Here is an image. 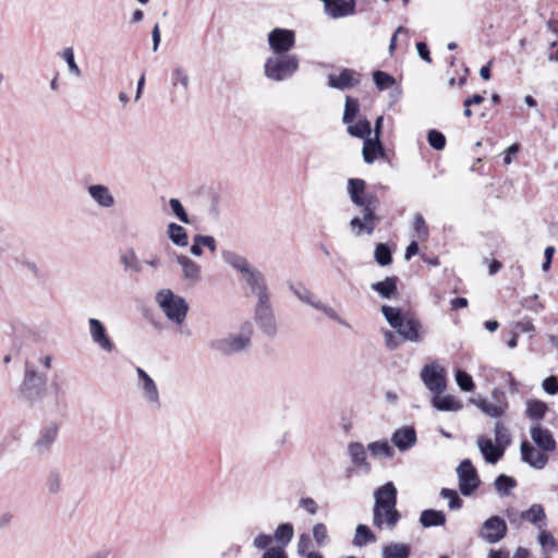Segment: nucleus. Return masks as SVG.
I'll return each mask as SVG.
<instances>
[{"label":"nucleus","mask_w":558,"mask_h":558,"mask_svg":"<svg viewBox=\"0 0 558 558\" xmlns=\"http://www.w3.org/2000/svg\"><path fill=\"white\" fill-rule=\"evenodd\" d=\"M324 2L326 13L332 19L344 17L354 12V0H320Z\"/></svg>","instance_id":"obj_23"},{"label":"nucleus","mask_w":558,"mask_h":558,"mask_svg":"<svg viewBox=\"0 0 558 558\" xmlns=\"http://www.w3.org/2000/svg\"><path fill=\"white\" fill-rule=\"evenodd\" d=\"M221 257L226 264L239 271L242 276L254 268L244 256L233 251H223Z\"/></svg>","instance_id":"obj_30"},{"label":"nucleus","mask_w":558,"mask_h":558,"mask_svg":"<svg viewBox=\"0 0 558 558\" xmlns=\"http://www.w3.org/2000/svg\"><path fill=\"white\" fill-rule=\"evenodd\" d=\"M520 305L531 312L538 313L544 308L543 304L538 301V295L533 294L525 298H522L520 301Z\"/></svg>","instance_id":"obj_58"},{"label":"nucleus","mask_w":558,"mask_h":558,"mask_svg":"<svg viewBox=\"0 0 558 558\" xmlns=\"http://www.w3.org/2000/svg\"><path fill=\"white\" fill-rule=\"evenodd\" d=\"M495 440L498 446L504 448V450L511 442V435L501 422H496L495 424Z\"/></svg>","instance_id":"obj_49"},{"label":"nucleus","mask_w":558,"mask_h":558,"mask_svg":"<svg viewBox=\"0 0 558 558\" xmlns=\"http://www.w3.org/2000/svg\"><path fill=\"white\" fill-rule=\"evenodd\" d=\"M272 543V537L268 534L260 533L254 538V546L257 549H268Z\"/></svg>","instance_id":"obj_62"},{"label":"nucleus","mask_w":558,"mask_h":558,"mask_svg":"<svg viewBox=\"0 0 558 558\" xmlns=\"http://www.w3.org/2000/svg\"><path fill=\"white\" fill-rule=\"evenodd\" d=\"M539 531L538 543L542 546L543 556H549V551L558 549L557 542L555 541L554 536L545 530V527Z\"/></svg>","instance_id":"obj_46"},{"label":"nucleus","mask_w":558,"mask_h":558,"mask_svg":"<svg viewBox=\"0 0 558 558\" xmlns=\"http://www.w3.org/2000/svg\"><path fill=\"white\" fill-rule=\"evenodd\" d=\"M515 486V480L505 474L497 476V478L495 480V488L501 496H508L509 490L514 488Z\"/></svg>","instance_id":"obj_47"},{"label":"nucleus","mask_w":558,"mask_h":558,"mask_svg":"<svg viewBox=\"0 0 558 558\" xmlns=\"http://www.w3.org/2000/svg\"><path fill=\"white\" fill-rule=\"evenodd\" d=\"M300 60L291 53H272L264 64V75L274 82H282L293 76L299 70Z\"/></svg>","instance_id":"obj_4"},{"label":"nucleus","mask_w":558,"mask_h":558,"mask_svg":"<svg viewBox=\"0 0 558 558\" xmlns=\"http://www.w3.org/2000/svg\"><path fill=\"white\" fill-rule=\"evenodd\" d=\"M88 331L92 341L104 352L111 353L114 350V343L110 339L105 325L99 319H88Z\"/></svg>","instance_id":"obj_15"},{"label":"nucleus","mask_w":558,"mask_h":558,"mask_svg":"<svg viewBox=\"0 0 558 558\" xmlns=\"http://www.w3.org/2000/svg\"><path fill=\"white\" fill-rule=\"evenodd\" d=\"M254 319L264 335L267 337H275L277 335L278 324L271 306L270 298L256 302Z\"/></svg>","instance_id":"obj_8"},{"label":"nucleus","mask_w":558,"mask_h":558,"mask_svg":"<svg viewBox=\"0 0 558 558\" xmlns=\"http://www.w3.org/2000/svg\"><path fill=\"white\" fill-rule=\"evenodd\" d=\"M507 534V524L498 515L488 518L480 529V537L489 544L501 541Z\"/></svg>","instance_id":"obj_13"},{"label":"nucleus","mask_w":558,"mask_h":558,"mask_svg":"<svg viewBox=\"0 0 558 558\" xmlns=\"http://www.w3.org/2000/svg\"><path fill=\"white\" fill-rule=\"evenodd\" d=\"M177 263L181 266L182 277L190 286H196L202 280L201 266L186 255H177Z\"/></svg>","instance_id":"obj_20"},{"label":"nucleus","mask_w":558,"mask_h":558,"mask_svg":"<svg viewBox=\"0 0 558 558\" xmlns=\"http://www.w3.org/2000/svg\"><path fill=\"white\" fill-rule=\"evenodd\" d=\"M456 381L461 390L463 391H472L475 387L472 377L464 371L456 372Z\"/></svg>","instance_id":"obj_55"},{"label":"nucleus","mask_w":558,"mask_h":558,"mask_svg":"<svg viewBox=\"0 0 558 558\" xmlns=\"http://www.w3.org/2000/svg\"><path fill=\"white\" fill-rule=\"evenodd\" d=\"M360 112V104L356 98L347 96L344 104V112L342 117V121L345 124H350L354 121L356 116Z\"/></svg>","instance_id":"obj_41"},{"label":"nucleus","mask_w":558,"mask_h":558,"mask_svg":"<svg viewBox=\"0 0 558 558\" xmlns=\"http://www.w3.org/2000/svg\"><path fill=\"white\" fill-rule=\"evenodd\" d=\"M246 286L250 288L251 294L262 301L270 298L264 275L255 267L242 276Z\"/></svg>","instance_id":"obj_16"},{"label":"nucleus","mask_w":558,"mask_h":558,"mask_svg":"<svg viewBox=\"0 0 558 558\" xmlns=\"http://www.w3.org/2000/svg\"><path fill=\"white\" fill-rule=\"evenodd\" d=\"M137 383L143 401L149 409L158 411L161 409L160 392L156 381L142 368L136 367Z\"/></svg>","instance_id":"obj_7"},{"label":"nucleus","mask_w":558,"mask_h":558,"mask_svg":"<svg viewBox=\"0 0 558 558\" xmlns=\"http://www.w3.org/2000/svg\"><path fill=\"white\" fill-rule=\"evenodd\" d=\"M363 159L366 163H373L378 156L384 155V148L380 138H365L362 149Z\"/></svg>","instance_id":"obj_32"},{"label":"nucleus","mask_w":558,"mask_h":558,"mask_svg":"<svg viewBox=\"0 0 558 558\" xmlns=\"http://www.w3.org/2000/svg\"><path fill=\"white\" fill-rule=\"evenodd\" d=\"M172 82L177 86L180 84L183 90L186 93L190 88V77L182 68H175L172 72Z\"/></svg>","instance_id":"obj_57"},{"label":"nucleus","mask_w":558,"mask_h":558,"mask_svg":"<svg viewBox=\"0 0 558 558\" xmlns=\"http://www.w3.org/2000/svg\"><path fill=\"white\" fill-rule=\"evenodd\" d=\"M87 193L94 203L100 208L110 209L116 205L114 195L105 184H90L87 186Z\"/></svg>","instance_id":"obj_19"},{"label":"nucleus","mask_w":558,"mask_h":558,"mask_svg":"<svg viewBox=\"0 0 558 558\" xmlns=\"http://www.w3.org/2000/svg\"><path fill=\"white\" fill-rule=\"evenodd\" d=\"M267 41L272 53H289L295 46V33L292 29L276 27L268 33Z\"/></svg>","instance_id":"obj_11"},{"label":"nucleus","mask_w":558,"mask_h":558,"mask_svg":"<svg viewBox=\"0 0 558 558\" xmlns=\"http://www.w3.org/2000/svg\"><path fill=\"white\" fill-rule=\"evenodd\" d=\"M373 78L379 90H385L393 86L396 83L395 78L391 75L383 71H375L373 74Z\"/></svg>","instance_id":"obj_52"},{"label":"nucleus","mask_w":558,"mask_h":558,"mask_svg":"<svg viewBox=\"0 0 558 558\" xmlns=\"http://www.w3.org/2000/svg\"><path fill=\"white\" fill-rule=\"evenodd\" d=\"M262 558H288V556L282 548L270 547L263 554Z\"/></svg>","instance_id":"obj_64"},{"label":"nucleus","mask_w":558,"mask_h":558,"mask_svg":"<svg viewBox=\"0 0 558 558\" xmlns=\"http://www.w3.org/2000/svg\"><path fill=\"white\" fill-rule=\"evenodd\" d=\"M169 206L172 214L183 223H190V218L179 198H170Z\"/></svg>","instance_id":"obj_54"},{"label":"nucleus","mask_w":558,"mask_h":558,"mask_svg":"<svg viewBox=\"0 0 558 558\" xmlns=\"http://www.w3.org/2000/svg\"><path fill=\"white\" fill-rule=\"evenodd\" d=\"M414 236L418 240H426L428 236V228L425 219L421 214H415L413 220Z\"/></svg>","instance_id":"obj_51"},{"label":"nucleus","mask_w":558,"mask_h":558,"mask_svg":"<svg viewBox=\"0 0 558 558\" xmlns=\"http://www.w3.org/2000/svg\"><path fill=\"white\" fill-rule=\"evenodd\" d=\"M367 449L369 450L371 454L374 457H386V458H392L393 457V450L389 446L387 440H379V441H373L367 446Z\"/></svg>","instance_id":"obj_45"},{"label":"nucleus","mask_w":558,"mask_h":558,"mask_svg":"<svg viewBox=\"0 0 558 558\" xmlns=\"http://www.w3.org/2000/svg\"><path fill=\"white\" fill-rule=\"evenodd\" d=\"M459 489L462 495L470 496L480 485V478L471 460H463L457 468Z\"/></svg>","instance_id":"obj_12"},{"label":"nucleus","mask_w":558,"mask_h":558,"mask_svg":"<svg viewBox=\"0 0 558 558\" xmlns=\"http://www.w3.org/2000/svg\"><path fill=\"white\" fill-rule=\"evenodd\" d=\"M542 387L544 391L550 396H555L558 393V378L550 376L543 380Z\"/></svg>","instance_id":"obj_60"},{"label":"nucleus","mask_w":558,"mask_h":558,"mask_svg":"<svg viewBox=\"0 0 558 558\" xmlns=\"http://www.w3.org/2000/svg\"><path fill=\"white\" fill-rule=\"evenodd\" d=\"M59 427L51 423L39 430L36 440L33 444V450L38 454H45L50 451L52 445L57 440Z\"/></svg>","instance_id":"obj_17"},{"label":"nucleus","mask_w":558,"mask_h":558,"mask_svg":"<svg viewBox=\"0 0 558 558\" xmlns=\"http://www.w3.org/2000/svg\"><path fill=\"white\" fill-rule=\"evenodd\" d=\"M427 141H428V144L436 150H441L446 146L445 135L437 130H430L428 132Z\"/></svg>","instance_id":"obj_56"},{"label":"nucleus","mask_w":558,"mask_h":558,"mask_svg":"<svg viewBox=\"0 0 558 558\" xmlns=\"http://www.w3.org/2000/svg\"><path fill=\"white\" fill-rule=\"evenodd\" d=\"M46 386L47 375L38 372L26 362L23 381L19 389L20 398L29 404H34L40 401L45 396Z\"/></svg>","instance_id":"obj_5"},{"label":"nucleus","mask_w":558,"mask_h":558,"mask_svg":"<svg viewBox=\"0 0 558 558\" xmlns=\"http://www.w3.org/2000/svg\"><path fill=\"white\" fill-rule=\"evenodd\" d=\"M348 454L355 466L369 472L371 465L367 462L366 449L361 442H350L348 445Z\"/></svg>","instance_id":"obj_31"},{"label":"nucleus","mask_w":558,"mask_h":558,"mask_svg":"<svg viewBox=\"0 0 558 558\" xmlns=\"http://www.w3.org/2000/svg\"><path fill=\"white\" fill-rule=\"evenodd\" d=\"M377 541L376 535L365 524H359L355 529V536L353 544L359 547H363L366 544L375 543Z\"/></svg>","instance_id":"obj_38"},{"label":"nucleus","mask_w":558,"mask_h":558,"mask_svg":"<svg viewBox=\"0 0 558 558\" xmlns=\"http://www.w3.org/2000/svg\"><path fill=\"white\" fill-rule=\"evenodd\" d=\"M348 193L351 202L362 208V217L365 213L366 203V182L362 179H349L348 180Z\"/></svg>","instance_id":"obj_24"},{"label":"nucleus","mask_w":558,"mask_h":558,"mask_svg":"<svg viewBox=\"0 0 558 558\" xmlns=\"http://www.w3.org/2000/svg\"><path fill=\"white\" fill-rule=\"evenodd\" d=\"M421 378L434 395H441L447 388L446 372L436 363L425 365L421 371Z\"/></svg>","instance_id":"obj_10"},{"label":"nucleus","mask_w":558,"mask_h":558,"mask_svg":"<svg viewBox=\"0 0 558 558\" xmlns=\"http://www.w3.org/2000/svg\"><path fill=\"white\" fill-rule=\"evenodd\" d=\"M410 548L408 545L391 543L383 548V558H409Z\"/></svg>","instance_id":"obj_39"},{"label":"nucleus","mask_w":558,"mask_h":558,"mask_svg":"<svg viewBox=\"0 0 558 558\" xmlns=\"http://www.w3.org/2000/svg\"><path fill=\"white\" fill-rule=\"evenodd\" d=\"M299 506L311 515H315L318 511L317 502L311 497H302L299 500Z\"/></svg>","instance_id":"obj_59"},{"label":"nucleus","mask_w":558,"mask_h":558,"mask_svg":"<svg viewBox=\"0 0 558 558\" xmlns=\"http://www.w3.org/2000/svg\"><path fill=\"white\" fill-rule=\"evenodd\" d=\"M360 83V74L351 69H343L339 74L328 75V86L340 90L355 87Z\"/></svg>","instance_id":"obj_18"},{"label":"nucleus","mask_w":558,"mask_h":558,"mask_svg":"<svg viewBox=\"0 0 558 558\" xmlns=\"http://www.w3.org/2000/svg\"><path fill=\"white\" fill-rule=\"evenodd\" d=\"M47 488L50 493L56 494L59 492L61 486V477L59 473L51 472L47 477Z\"/></svg>","instance_id":"obj_61"},{"label":"nucleus","mask_w":558,"mask_h":558,"mask_svg":"<svg viewBox=\"0 0 558 558\" xmlns=\"http://www.w3.org/2000/svg\"><path fill=\"white\" fill-rule=\"evenodd\" d=\"M547 412V405L539 400H529L526 402V415L532 420H542Z\"/></svg>","instance_id":"obj_42"},{"label":"nucleus","mask_w":558,"mask_h":558,"mask_svg":"<svg viewBox=\"0 0 558 558\" xmlns=\"http://www.w3.org/2000/svg\"><path fill=\"white\" fill-rule=\"evenodd\" d=\"M312 534L316 547H325L330 542L328 529L324 523H315L312 529Z\"/></svg>","instance_id":"obj_40"},{"label":"nucleus","mask_w":558,"mask_h":558,"mask_svg":"<svg viewBox=\"0 0 558 558\" xmlns=\"http://www.w3.org/2000/svg\"><path fill=\"white\" fill-rule=\"evenodd\" d=\"M420 523L423 527L442 526L446 523V515L442 511L426 509L421 512Z\"/></svg>","instance_id":"obj_35"},{"label":"nucleus","mask_w":558,"mask_h":558,"mask_svg":"<svg viewBox=\"0 0 558 558\" xmlns=\"http://www.w3.org/2000/svg\"><path fill=\"white\" fill-rule=\"evenodd\" d=\"M380 311L390 327L393 328L403 340L415 343L423 340V327L417 318L403 314L399 307L389 305H383Z\"/></svg>","instance_id":"obj_1"},{"label":"nucleus","mask_w":558,"mask_h":558,"mask_svg":"<svg viewBox=\"0 0 558 558\" xmlns=\"http://www.w3.org/2000/svg\"><path fill=\"white\" fill-rule=\"evenodd\" d=\"M155 300L169 322L177 326L184 324L189 304L183 296L175 294L170 289H162L157 292Z\"/></svg>","instance_id":"obj_2"},{"label":"nucleus","mask_w":558,"mask_h":558,"mask_svg":"<svg viewBox=\"0 0 558 558\" xmlns=\"http://www.w3.org/2000/svg\"><path fill=\"white\" fill-rule=\"evenodd\" d=\"M530 434L532 440L541 450L550 452L556 449V440L549 429L536 424L531 427Z\"/></svg>","instance_id":"obj_22"},{"label":"nucleus","mask_w":558,"mask_h":558,"mask_svg":"<svg viewBox=\"0 0 558 558\" xmlns=\"http://www.w3.org/2000/svg\"><path fill=\"white\" fill-rule=\"evenodd\" d=\"M518 515L521 520L534 524L538 530L546 526L545 509L539 504L532 505L527 510L520 512Z\"/></svg>","instance_id":"obj_28"},{"label":"nucleus","mask_w":558,"mask_h":558,"mask_svg":"<svg viewBox=\"0 0 558 558\" xmlns=\"http://www.w3.org/2000/svg\"><path fill=\"white\" fill-rule=\"evenodd\" d=\"M296 553L302 558H308L310 554L318 553L317 550H314V544L308 534L303 533L300 535L296 545Z\"/></svg>","instance_id":"obj_44"},{"label":"nucleus","mask_w":558,"mask_h":558,"mask_svg":"<svg viewBox=\"0 0 558 558\" xmlns=\"http://www.w3.org/2000/svg\"><path fill=\"white\" fill-rule=\"evenodd\" d=\"M433 407L442 412H458L463 408V403L452 395H434L432 399Z\"/></svg>","instance_id":"obj_29"},{"label":"nucleus","mask_w":558,"mask_h":558,"mask_svg":"<svg viewBox=\"0 0 558 558\" xmlns=\"http://www.w3.org/2000/svg\"><path fill=\"white\" fill-rule=\"evenodd\" d=\"M472 402L486 415L498 418L502 416L507 410V402L493 403L486 399L478 398Z\"/></svg>","instance_id":"obj_34"},{"label":"nucleus","mask_w":558,"mask_h":558,"mask_svg":"<svg viewBox=\"0 0 558 558\" xmlns=\"http://www.w3.org/2000/svg\"><path fill=\"white\" fill-rule=\"evenodd\" d=\"M416 432L411 426L397 429L391 437L392 444L400 450L407 451L416 444Z\"/></svg>","instance_id":"obj_25"},{"label":"nucleus","mask_w":558,"mask_h":558,"mask_svg":"<svg viewBox=\"0 0 558 558\" xmlns=\"http://www.w3.org/2000/svg\"><path fill=\"white\" fill-rule=\"evenodd\" d=\"M374 498V506H397V488L393 483L388 482L375 490Z\"/></svg>","instance_id":"obj_27"},{"label":"nucleus","mask_w":558,"mask_h":558,"mask_svg":"<svg viewBox=\"0 0 558 558\" xmlns=\"http://www.w3.org/2000/svg\"><path fill=\"white\" fill-rule=\"evenodd\" d=\"M379 205V199L376 194L366 192V203L364 217H354L350 221V227L355 235H361L363 232L372 234L376 228L379 218L376 216V209Z\"/></svg>","instance_id":"obj_6"},{"label":"nucleus","mask_w":558,"mask_h":558,"mask_svg":"<svg viewBox=\"0 0 558 558\" xmlns=\"http://www.w3.org/2000/svg\"><path fill=\"white\" fill-rule=\"evenodd\" d=\"M293 525L291 523H282L275 531L276 541L282 546H287L293 538Z\"/></svg>","instance_id":"obj_43"},{"label":"nucleus","mask_w":558,"mask_h":558,"mask_svg":"<svg viewBox=\"0 0 558 558\" xmlns=\"http://www.w3.org/2000/svg\"><path fill=\"white\" fill-rule=\"evenodd\" d=\"M167 234L171 242L180 247H184L189 244L186 230L178 223H169L167 228Z\"/></svg>","instance_id":"obj_36"},{"label":"nucleus","mask_w":558,"mask_h":558,"mask_svg":"<svg viewBox=\"0 0 558 558\" xmlns=\"http://www.w3.org/2000/svg\"><path fill=\"white\" fill-rule=\"evenodd\" d=\"M440 496L448 500V507L450 510H459L462 507V499L454 489L442 488L440 490Z\"/></svg>","instance_id":"obj_50"},{"label":"nucleus","mask_w":558,"mask_h":558,"mask_svg":"<svg viewBox=\"0 0 558 558\" xmlns=\"http://www.w3.org/2000/svg\"><path fill=\"white\" fill-rule=\"evenodd\" d=\"M520 451L522 460L534 469L542 470L548 462V456L535 449L527 441H522Z\"/></svg>","instance_id":"obj_21"},{"label":"nucleus","mask_w":558,"mask_h":558,"mask_svg":"<svg viewBox=\"0 0 558 558\" xmlns=\"http://www.w3.org/2000/svg\"><path fill=\"white\" fill-rule=\"evenodd\" d=\"M62 59L66 62L70 74L81 77L82 71L75 61L74 50L72 47L65 48L61 53Z\"/></svg>","instance_id":"obj_48"},{"label":"nucleus","mask_w":558,"mask_h":558,"mask_svg":"<svg viewBox=\"0 0 558 558\" xmlns=\"http://www.w3.org/2000/svg\"><path fill=\"white\" fill-rule=\"evenodd\" d=\"M347 131L351 136L362 138L363 141L369 138L372 134L371 123L366 119H360L354 124H348Z\"/></svg>","instance_id":"obj_37"},{"label":"nucleus","mask_w":558,"mask_h":558,"mask_svg":"<svg viewBox=\"0 0 558 558\" xmlns=\"http://www.w3.org/2000/svg\"><path fill=\"white\" fill-rule=\"evenodd\" d=\"M400 513L396 506H374L373 509V524L375 527L381 530L384 527L393 530L400 520Z\"/></svg>","instance_id":"obj_14"},{"label":"nucleus","mask_w":558,"mask_h":558,"mask_svg":"<svg viewBox=\"0 0 558 558\" xmlns=\"http://www.w3.org/2000/svg\"><path fill=\"white\" fill-rule=\"evenodd\" d=\"M385 344L389 350H395L400 345L398 337L391 330H383Z\"/></svg>","instance_id":"obj_63"},{"label":"nucleus","mask_w":558,"mask_h":558,"mask_svg":"<svg viewBox=\"0 0 558 558\" xmlns=\"http://www.w3.org/2000/svg\"><path fill=\"white\" fill-rule=\"evenodd\" d=\"M291 290L294 295L303 303L311 305L313 308L324 313L328 318L337 322L339 325L349 328L350 325L343 319L336 310L326 305L318 300L308 289L303 286H291Z\"/></svg>","instance_id":"obj_9"},{"label":"nucleus","mask_w":558,"mask_h":558,"mask_svg":"<svg viewBox=\"0 0 558 558\" xmlns=\"http://www.w3.org/2000/svg\"><path fill=\"white\" fill-rule=\"evenodd\" d=\"M253 325L250 322L241 326L239 332L229 333L226 337L211 340L209 348L223 355L240 353L251 345Z\"/></svg>","instance_id":"obj_3"},{"label":"nucleus","mask_w":558,"mask_h":558,"mask_svg":"<svg viewBox=\"0 0 558 558\" xmlns=\"http://www.w3.org/2000/svg\"><path fill=\"white\" fill-rule=\"evenodd\" d=\"M477 446L485 461L490 464L497 463L505 453L502 447L494 444L492 439L483 436L477 438Z\"/></svg>","instance_id":"obj_26"},{"label":"nucleus","mask_w":558,"mask_h":558,"mask_svg":"<svg viewBox=\"0 0 558 558\" xmlns=\"http://www.w3.org/2000/svg\"><path fill=\"white\" fill-rule=\"evenodd\" d=\"M397 277H387L383 281L374 282L371 289L377 292L383 299H393L398 293Z\"/></svg>","instance_id":"obj_33"},{"label":"nucleus","mask_w":558,"mask_h":558,"mask_svg":"<svg viewBox=\"0 0 558 558\" xmlns=\"http://www.w3.org/2000/svg\"><path fill=\"white\" fill-rule=\"evenodd\" d=\"M375 260L380 266H387L391 263V252L386 244H378L374 252Z\"/></svg>","instance_id":"obj_53"}]
</instances>
